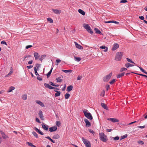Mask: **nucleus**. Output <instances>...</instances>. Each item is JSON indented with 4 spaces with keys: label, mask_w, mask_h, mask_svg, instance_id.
I'll use <instances>...</instances> for the list:
<instances>
[{
    "label": "nucleus",
    "mask_w": 147,
    "mask_h": 147,
    "mask_svg": "<svg viewBox=\"0 0 147 147\" xmlns=\"http://www.w3.org/2000/svg\"><path fill=\"white\" fill-rule=\"evenodd\" d=\"M85 116L88 119L92 120L93 119V117L91 114L90 113H88V111L87 110L84 109L82 110Z\"/></svg>",
    "instance_id": "1"
},
{
    "label": "nucleus",
    "mask_w": 147,
    "mask_h": 147,
    "mask_svg": "<svg viewBox=\"0 0 147 147\" xmlns=\"http://www.w3.org/2000/svg\"><path fill=\"white\" fill-rule=\"evenodd\" d=\"M99 136L100 140L104 142H106L107 140V137L104 133L102 132L99 133Z\"/></svg>",
    "instance_id": "2"
},
{
    "label": "nucleus",
    "mask_w": 147,
    "mask_h": 147,
    "mask_svg": "<svg viewBox=\"0 0 147 147\" xmlns=\"http://www.w3.org/2000/svg\"><path fill=\"white\" fill-rule=\"evenodd\" d=\"M123 54V52H117L115 57V60L117 61H120L122 57Z\"/></svg>",
    "instance_id": "3"
},
{
    "label": "nucleus",
    "mask_w": 147,
    "mask_h": 147,
    "mask_svg": "<svg viewBox=\"0 0 147 147\" xmlns=\"http://www.w3.org/2000/svg\"><path fill=\"white\" fill-rule=\"evenodd\" d=\"M82 139L86 147H91V143L89 141L86 139H85L84 137H82Z\"/></svg>",
    "instance_id": "4"
},
{
    "label": "nucleus",
    "mask_w": 147,
    "mask_h": 147,
    "mask_svg": "<svg viewBox=\"0 0 147 147\" xmlns=\"http://www.w3.org/2000/svg\"><path fill=\"white\" fill-rule=\"evenodd\" d=\"M112 75V73L111 72L109 74L106 75L103 78V80L104 82H107L111 78Z\"/></svg>",
    "instance_id": "5"
},
{
    "label": "nucleus",
    "mask_w": 147,
    "mask_h": 147,
    "mask_svg": "<svg viewBox=\"0 0 147 147\" xmlns=\"http://www.w3.org/2000/svg\"><path fill=\"white\" fill-rule=\"evenodd\" d=\"M84 121L86 123V126L87 127H89L91 126V124L89 121L86 119H85Z\"/></svg>",
    "instance_id": "6"
},
{
    "label": "nucleus",
    "mask_w": 147,
    "mask_h": 147,
    "mask_svg": "<svg viewBox=\"0 0 147 147\" xmlns=\"http://www.w3.org/2000/svg\"><path fill=\"white\" fill-rule=\"evenodd\" d=\"M38 115L40 119L42 120L44 119V118L42 113V112L41 110H40L38 112Z\"/></svg>",
    "instance_id": "7"
},
{
    "label": "nucleus",
    "mask_w": 147,
    "mask_h": 147,
    "mask_svg": "<svg viewBox=\"0 0 147 147\" xmlns=\"http://www.w3.org/2000/svg\"><path fill=\"white\" fill-rule=\"evenodd\" d=\"M57 127L56 126L52 127L49 129V131L51 132H53L56 131L57 129Z\"/></svg>",
    "instance_id": "8"
},
{
    "label": "nucleus",
    "mask_w": 147,
    "mask_h": 147,
    "mask_svg": "<svg viewBox=\"0 0 147 147\" xmlns=\"http://www.w3.org/2000/svg\"><path fill=\"white\" fill-rule=\"evenodd\" d=\"M107 120H108L111 121L113 123H115L119 121V120L115 118H108Z\"/></svg>",
    "instance_id": "9"
},
{
    "label": "nucleus",
    "mask_w": 147,
    "mask_h": 147,
    "mask_svg": "<svg viewBox=\"0 0 147 147\" xmlns=\"http://www.w3.org/2000/svg\"><path fill=\"white\" fill-rule=\"evenodd\" d=\"M34 129L35 131H36L39 134H40L41 135H44V134L40 130L38 129L36 127H34Z\"/></svg>",
    "instance_id": "10"
},
{
    "label": "nucleus",
    "mask_w": 147,
    "mask_h": 147,
    "mask_svg": "<svg viewBox=\"0 0 147 147\" xmlns=\"http://www.w3.org/2000/svg\"><path fill=\"white\" fill-rule=\"evenodd\" d=\"M52 10L54 13L56 14H60L61 13V10H60L52 9Z\"/></svg>",
    "instance_id": "11"
},
{
    "label": "nucleus",
    "mask_w": 147,
    "mask_h": 147,
    "mask_svg": "<svg viewBox=\"0 0 147 147\" xmlns=\"http://www.w3.org/2000/svg\"><path fill=\"white\" fill-rule=\"evenodd\" d=\"M119 46L118 44L115 43L113 45V47L112 48L113 51H115L119 47Z\"/></svg>",
    "instance_id": "12"
},
{
    "label": "nucleus",
    "mask_w": 147,
    "mask_h": 147,
    "mask_svg": "<svg viewBox=\"0 0 147 147\" xmlns=\"http://www.w3.org/2000/svg\"><path fill=\"white\" fill-rule=\"evenodd\" d=\"M75 44L76 46V47L80 49H83V47L81 46L80 45L78 44L77 42H75Z\"/></svg>",
    "instance_id": "13"
},
{
    "label": "nucleus",
    "mask_w": 147,
    "mask_h": 147,
    "mask_svg": "<svg viewBox=\"0 0 147 147\" xmlns=\"http://www.w3.org/2000/svg\"><path fill=\"white\" fill-rule=\"evenodd\" d=\"M44 85L46 88H48L49 89H53L54 88L53 87L51 86L48 84L45 83L44 84Z\"/></svg>",
    "instance_id": "14"
},
{
    "label": "nucleus",
    "mask_w": 147,
    "mask_h": 147,
    "mask_svg": "<svg viewBox=\"0 0 147 147\" xmlns=\"http://www.w3.org/2000/svg\"><path fill=\"white\" fill-rule=\"evenodd\" d=\"M34 55L36 60H37L40 56L39 54L38 53L36 52L34 53Z\"/></svg>",
    "instance_id": "15"
},
{
    "label": "nucleus",
    "mask_w": 147,
    "mask_h": 147,
    "mask_svg": "<svg viewBox=\"0 0 147 147\" xmlns=\"http://www.w3.org/2000/svg\"><path fill=\"white\" fill-rule=\"evenodd\" d=\"M94 31L96 33L100 34L101 35H102V33L101 31L98 30L97 28H94Z\"/></svg>",
    "instance_id": "16"
},
{
    "label": "nucleus",
    "mask_w": 147,
    "mask_h": 147,
    "mask_svg": "<svg viewBox=\"0 0 147 147\" xmlns=\"http://www.w3.org/2000/svg\"><path fill=\"white\" fill-rule=\"evenodd\" d=\"M36 103L37 104L41 106L44 107H45V105L40 100H36Z\"/></svg>",
    "instance_id": "17"
},
{
    "label": "nucleus",
    "mask_w": 147,
    "mask_h": 147,
    "mask_svg": "<svg viewBox=\"0 0 147 147\" xmlns=\"http://www.w3.org/2000/svg\"><path fill=\"white\" fill-rule=\"evenodd\" d=\"M100 48L101 49H105L104 50V52H106L108 51V48L107 47H106L105 45H103V46H101L100 47Z\"/></svg>",
    "instance_id": "18"
},
{
    "label": "nucleus",
    "mask_w": 147,
    "mask_h": 147,
    "mask_svg": "<svg viewBox=\"0 0 147 147\" xmlns=\"http://www.w3.org/2000/svg\"><path fill=\"white\" fill-rule=\"evenodd\" d=\"M73 88V86L72 85H70L68 86L67 88V91L68 92H70L71 91Z\"/></svg>",
    "instance_id": "19"
},
{
    "label": "nucleus",
    "mask_w": 147,
    "mask_h": 147,
    "mask_svg": "<svg viewBox=\"0 0 147 147\" xmlns=\"http://www.w3.org/2000/svg\"><path fill=\"white\" fill-rule=\"evenodd\" d=\"M101 106L104 109L107 110H108V107H107L105 103H101Z\"/></svg>",
    "instance_id": "20"
},
{
    "label": "nucleus",
    "mask_w": 147,
    "mask_h": 147,
    "mask_svg": "<svg viewBox=\"0 0 147 147\" xmlns=\"http://www.w3.org/2000/svg\"><path fill=\"white\" fill-rule=\"evenodd\" d=\"M56 80L57 82H61L63 80L61 79V77H59L56 79Z\"/></svg>",
    "instance_id": "21"
},
{
    "label": "nucleus",
    "mask_w": 147,
    "mask_h": 147,
    "mask_svg": "<svg viewBox=\"0 0 147 147\" xmlns=\"http://www.w3.org/2000/svg\"><path fill=\"white\" fill-rule=\"evenodd\" d=\"M54 91L56 92L55 94V97H57L60 95L61 92L60 91L57 90H55Z\"/></svg>",
    "instance_id": "22"
},
{
    "label": "nucleus",
    "mask_w": 147,
    "mask_h": 147,
    "mask_svg": "<svg viewBox=\"0 0 147 147\" xmlns=\"http://www.w3.org/2000/svg\"><path fill=\"white\" fill-rule=\"evenodd\" d=\"M42 128L45 130L47 131L48 129V126L44 124H42Z\"/></svg>",
    "instance_id": "23"
},
{
    "label": "nucleus",
    "mask_w": 147,
    "mask_h": 147,
    "mask_svg": "<svg viewBox=\"0 0 147 147\" xmlns=\"http://www.w3.org/2000/svg\"><path fill=\"white\" fill-rule=\"evenodd\" d=\"M15 89V88L13 86H10L9 88V90H8L7 92H11L13 90H14Z\"/></svg>",
    "instance_id": "24"
},
{
    "label": "nucleus",
    "mask_w": 147,
    "mask_h": 147,
    "mask_svg": "<svg viewBox=\"0 0 147 147\" xmlns=\"http://www.w3.org/2000/svg\"><path fill=\"white\" fill-rule=\"evenodd\" d=\"M78 12L83 16L85 14V12L81 9H79L78 10Z\"/></svg>",
    "instance_id": "25"
},
{
    "label": "nucleus",
    "mask_w": 147,
    "mask_h": 147,
    "mask_svg": "<svg viewBox=\"0 0 147 147\" xmlns=\"http://www.w3.org/2000/svg\"><path fill=\"white\" fill-rule=\"evenodd\" d=\"M60 137L59 135L58 134H55L53 136L52 138L55 139H57L59 138Z\"/></svg>",
    "instance_id": "26"
},
{
    "label": "nucleus",
    "mask_w": 147,
    "mask_h": 147,
    "mask_svg": "<svg viewBox=\"0 0 147 147\" xmlns=\"http://www.w3.org/2000/svg\"><path fill=\"white\" fill-rule=\"evenodd\" d=\"M125 74V73L123 72L121 74H119L117 76V78H119L123 76Z\"/></svg>",
    "instance_id": "27"
},
{
    "label": "nucleus",
    "mask_w": 147,
    "mask_h": 147,
    "mask_svg": "<svg viewBox=\"0 0 147 147\" xmlns=\"http://www.w3.org/2000/svg\"><path fill=\"white\" fill-rule=\"evenodd\" d=\"M137 66L140 68V69L142 72L147 75V72L144 69L138 65H137Z\"/></svg>",
    "instance_id": "28"
},
{
    "label": "nucleus",
    "mask_w": 147,
    "mask_h": 147,
    "mask_svg": "<svg viewBox=\"0 0 147 147\" xmlns=\"http://www.w3.org/2000/svg\"><path fill=\"white\" fill-rule=\"evenodd\" d=\"M53 69V67H52L50 71L47 74V78H48L49 77Z\"/></svg>",
    "instance_id": "29"
},
{
    "label": "nucleus",
    "mask_w": 147,
    "mask_h": 147,
    "mask_svg": "<svg viewBox=\"0 0 147 147\" xmlns=\"http://www.w3.org/2000/svg\"><path fill=\"white\" fill-rule=\"evenodd\" d=\"M125 66L127 68L129 67H130L134 66V65L131 64L130 63H127V64H125Z\"/></svg>",
    "instance_id": "30"
},
{
    "label": "nucleus",
    "mask_w": 147,
    "mask_h": 147,
    "mask_svg": "<svg viewBox=\"0 0 147 147\" xmlns=\"http://www.w3.org/2000/svg\"><path fill=\"white\" fill-rule=\"evenodd\" d=\"M83 26L84 28L87 30V29L90 27V26L88 24H83Z\"/></svg>",
    "instance_id": "31"
},
{
    "label": "nucleus",
    "mask_w": 147,
    "mask_h": 147,
    "mask_svg": "<svg viewBox=\"0 0 147 147\" xmlns=\"http://www.w3.org/2000/svg\"><path fill=\"white\" fill-rule=\"evenodd\" d=\"M88 32L90 33L91 34H92L93 33V32L92 29L90 27H89L88 29H87L86 30Z\"/></svg>",
    "instance_id": "32"
},
{
    "label": "nucleus",
    "mask_w": 147,
    "mask_h": 147,
    "mask_svg": "<svg viewBox=\"0 0 147 147\" xmlns=\"http://www.w3.org/2000/svg\"><path fill=\"white\" fill-rule=\"evenodd\" d=\"M45 138L51 141L53 143H55V141L52 140L49 136L46 137Z\"/></svg>",
    "instance_id": "33"
},
{
    "label": "nucleus",
    "mask_w": 147,
    "mask_h": 147,
    "mask_svg": "<svg viewBox=\"0 0 147 147\" xmlns=\"http://www.w3.org/2000/svg\"><path fill=\"white\" fill-rule=\"evenodd\" d=\"M22 99L24 100H25L27 99V96L26 94H24L22 95Z\"/></svg>",
    "instance_id": "34"
},
{
    "label": "nucleus",
    "mask_w": 147,
    "mask_h": 147,
    "mask_svg": "<svg viewBox=\"0 0 147 147\" xmlns=\"http://www.w3.org/2000/svg\"><path fill=\"white\" fill-rule=\"evenodd\" d=\"M46 57V55H43L41 56V57L39 59V60L40 61H42L43 60L45 57Z\"/></svg>",
    "instance_id": "35"
},
{
    "label": "nucleus",
    "mask_w": 147,
    "mask_h": 147,
    "mask_svg": "<svg viewBox=\"0 0 147 147\" xmlns=\"http://www.w3.org/2000/svg\"><path fill=\"white\" fill-rule=\"evenodd\" d=\"M34 69L35 75L37 76H39L40 75H39V74H38L37 72V69H36V67H34Z\"/></svg>",
    "instance_id": "36"
},
{
    "label": "nucleus",
    "mask_w": 147,
    "mask_h": 147,
    "mask_svg": "<svg viewBox=\"0 0 147 147\" xmlns=\"http://www.w3.org/2000/svg\"><path fill=\"white\" fill-rule=\"evenodd\" d=\"M70 94L68 93H66V94L65 95V98L67 99H68L70 96Z\"/></svg>",
    "instance_id": "37"
},
{
    "label": "nucleus",
    "mask_w": 147,
    "mask_h": 147,
    "mask_svg": "<svg viewBox=\"0 0 147 147\" xmlns=\"http://www.w3.org/2000/svg\"><path fill=\"white\" fill-rule=\"evenodd\" d=\"M74 59L75 61L78 62H79L81 60V58L80 57H74Z\"/></svg>",
    "instance_id": "38"
},
{
    "label": "nucleus",
    "mask_w": 147,
    "mask_h": 147,
    "mask_svg": "<svg viewBox=\"0 0 147 147\" xmlns=\"http://www.w3.org/2000/svg\"><path fill=\"white\" fill-rule=\"evenodd\" d=\"M126 59H127V61L128 62H130V63H134L135 65L136 64L135 63H134V62L131 59L128 58H127Z\"/></svg>",
    "instance_id": "39"
},
{
    "label": "nucleus",
    "mask_w": 147,
    "mask_h": 147,
    "mask_svg": "<svg viewBox=\"0 0 147 147\" xmlns=\"http://www.w3.org/2000/svg\"><path fill=\"white\" fill-rule=\"evenodd\" d=\"M127 135L126 134H125L123 136H122L121 137V138L120 139V140H121L125 138H127Z\"/></svg>",
    "instance_id": "40"
},
{
    "label": "nucleus",
    "mask_w": 147,
    "mask_h": 147,
    "mask_svg": "<svg viewBox=\"0 0 147 147\" xmlns=\"http://www.w3.org/2000/svg\"><path fill=\"white\" fill-rule=\"evenodd\" d=\"M47 20L50 23H53V20L51 18H48L47 19Z\"/></svg>",
    "instance_id": "41"
},
{
    "label": "nucleus",
    "mask_w": 147,
    "mask_h": 147,
    "mask_svg": "<svg viewBox=\"0 0 147 147\" xmlns=\"http://www.w3.org/2000/svg\"><path fill=\"white\" fill-rule=\"evenodd\" d=\"M2 137L3 139H5L9 138L8 136L7 135L5 134L3 135Z\"/></svg>",
    "instance_id": "42"
},
{
    "label": "nucleus",
    "mask_w": 147,
    "mask_h": 147,
    "mask_svg": "<svg viewBox=\"0 0 147 147\" xmlns=\"http://www.w3.org/2000/svg\"><path fill=\"white\" fill-rule=\"evenodd\" d=\"M33 135L36 138H38V136L37 134L35 131H33L32 132Z\"/></svg>",
    "instance_id": "43"
},
{
    "label": "nucleus",
    "mask_w": 147,
    "mask_h": 147,
    "mask_svg": "<svg viewBox=\"0 0 147 147\" xmlns=\"http://www.w3.org/2000/svg\"><path fill=\"white\" fill-rule=\"evenodd\" d=\"M61 60L59 59H56V60L55 65H58L59 63L60 62Z\"/></svg>",
    "instance_id": "44"
},
{
    "label": "nucleus",
    "mask_w": 147,
    "mask_h": 147,
    "mask_svg": "<svg viewBox=\"0 0 147 147\" xmlns=\"http://www.w3.org/2000/svg\"><path fill=\"white\" fill-rule=\"evenodd\" d=\"M56 124L57 126L59 127L60 126L61 123L60 121H57L56 122Z\"/></svg>",
    "instance_id": "45"
},
{
    "label": "nucleus",
    "mask_w": 147,
    "mask_h": 147,
    "mask_svg": "<svg viewBox=\"0 0 147 147\" xmlns=\"http://www.w3.org/2000/svg\"><path fill=\"white\" fill-rule=\"evenodd\" d=\"M36 69L37 68V70H38L39 68L40 67V64L38 63H36Z\"/></svg>",
    "instance_id": "46"
},
{
    "label": "nucleus",
    "mask_w": 147,
    "mask_h": 147,
    "mask_svg": "<svg viewBox=\"0 0 147 147\" xmlns=\"http://www.w3.org/2000/svg\"><path fill=\"white\" fill-rule=\"evenodd\" d=\"M27 143H28V145L29 146H30L33 147H35V146L32 143L29 142H28Z\"/></svg>",
    "instance_id": "47"
},
{
    "label": "nucleus",
    "mask_w": 147,
    "mask_h": 147,
    "mask_svg": "<svg viewBox=\"0 0 147 147\" xmlns=\"http://www.w3.org/2000/svg\"><path fill=\"white\" fill-rule=\"evenodd\" d=\"M105 92L104 90H103L101 93L100 96L103 97L105 96Z\"/></svg>",
    "instance_id": "48"
},
{
    "label": "nucleus",
    "mask_w": 147,
    "mask_h": 147,
    "mask_svg": "<svg viewBox=\"0 0 147 147\" xmlns=\"http://www.w3.org/2000/svg\"><path fill=\"white\" fill-rule=\"evenodd\" d=\"M62 71H63L65 72V73H67L68 72H71L72 71L71 70H62Z\"/></svg>",
    "instance_id": "49"
},
{
    "label": "nucleus",
    "mask_w": 147,
    "mask_h": 147,
    "mask_svg": "<svg viewBox=\"0 0 147 147\" xmlns=\"http://www.w3.org/2000/svg\"><path fill=\"white\" fill-rule=\"evenodd\" d=\"M138 144H140L141 145H143L144 144V142L143 141L141 140H139L138 142Z\"/></svg>",
    "instance_id": "50"
},
{
    "label": "nucleus",
    "mask_w": 147,
    "mask_h": 147,
    "mask_svg": "<svg viewBox=\"0 0 147 147\" xmlns=\"http://www.w3.org/2000/svg\"><path fill=\"white\" fill-rule=\"evenodd\" d=\"M88 131L89 132L92 133L93 135H94L95 134V132H94V131L93 130H92L91 129H89Z\"/></svg>",
    "instance_id": "51"
},
{
    "label": "nucleus",
    "mask_w": 147,
    "mask_h": 147,
    "mask_svg": "<svg viewBox=\"0 0 147 147\" xmlns=\"http://www.w3.org/2000/svg\"><path fill=\"white\" fill-rule=\"evenodd\" d=\"M115 82V80L114 79H113L111 81H110L109 82L110 84H113L114 82Z\"/></svg>",
    "instance_id": "52"
},
{
    "label": "nucleus",
    "mask_w": 147,
    "mask_h": 147,
    "mask_svg": "<svg viewBox=\"0 0 147 147\" xmlns=\"http://www.w3.org/2000/svg\"><path fill=\"white\" fill-rule=\"evenodd\" d=\"M1 43L3 45H7V44L6 42L4 41H1Z\"/></svg>",
    "instance_id": "53"
},
{
    "label": "nucleus",
    "mask_w": 147,
    "mask_h": 147,
    "mask_svg": "<svg viewBox=\"0 0 147 147\" xmlns=\"http://www.w3.org/2000/svg\"><path fill=\"white\" fill-rule=\"evenodd\" d=\"M66 87V85L65 84H64V87L62 89V90L64 91L65 90Z\"/></svg>",
    "instance_id": "54"
},
{
    "label": "nucleus",
    "mask_w": 147,
    "mask_h": 147,
    "mask_svg": "<svg viewBox=\"0 0 147 147\" xmlns=\"http://www.w3.org/2000/svg\"><path fill=\"white\" fill-rule=\"evenodd\" d=\"M127 70V69L123 67L120 70L121 72H122L126 70Z\"/></svg>",
    "instance_id": "55"
},
{
    "label": "nucleus",
    "mask_w": 147,
    "mask_h": 147,
    "mask_svg": "<svg viewBox=\"0 0 147 147\" xmlns=\"http://www.w3.org/2000/svg\"><path fill=\"white\" fill-rule=\"evenodd\" d=\"M33 46L32 45H29L26 46V49H28L32 47Z\"/></svg>",
    "instance_id": "56"
},
{
    "label": "nucleus",
    "mask_w": 147,
    "mask_h": 147,
    "mask_svg": "<svg viewBox=\"0 0 147 147\" xmlns=\"http://www.w3.org/2000/svg\"><path fill=\"white\" fill-rule=\"evenodd\" d=\"M111 23H114L115 24H119V22H118L115 21L114 20H112L111 21Z\"/></svg>",
    "instance_id": "57"
},
{
    "label": "nucleus",
    "mask_w": 147,
    "mask_h": 147,
    "mask_svg": "<svg viewBox=\"0 0 147 147\" xmlns=\"http://www.w3.org/2000/svg\"><path fill=\"white\" fill-rule=\"evenodd\" d=\"M106 88L107 90V91L109 88H110V86L109 85L107 84L106 85Z\"/></svg>",
    "instance_id": "58"
},
{
    "label": "nucleus",
    "mask_w": 147,
    "mask_h": 147,
    "mask_svg": "<svg viewBox=\"0 0 147 147\" xmlns=\"http://www.w3.org/2000/svg\"><path fill=\"white\" fill-rule=\"evenodd\" d=\"M119 137L118 136H116L114 138V140H119Z\"/></svg>",
    "instance_id": "59"
},
{
    "label": "nucleus",
    "mask_w": 147,
    "mask_h": 147,
    "mask_svg": "<svg viewBox=\"0 0 147 147\" xmlns=\"http://www.w3.org/2000/svg\"><path fill=\"white\" fill-rule=\"evenodd\" d=\"M127 2V1L126 0H122L121 1L120 3H125Z\"/></svg>",
    "instance_id": "60"
},
{
    "label": "nucleus",
    "mask_w": 147,
    "mask_h": 147,
    "mask_svg": "<svg viewBox=\"0 0 147 147\" xmlns=\"http://www.w3.org/2000/svg\"><path fill=\"white\" fill-rule=\"evenodd\" d=\"M82 78V76H78V77L77 78V80H80Z\"/></svg>",
    "instance_id": "61"
},
{
    "label": "nucleus",
    "mask_w": 147,
    "mask_h": 147,
    "mask_svg": "<svg viewBox=\"0 0 147 147\" xmlns=\"http://www.w3.org/2000/svg\"><path fill=\"white\" fill-rule=\"evenodd\" d=\"M36 122H38V123H40V120L38 118L36 117Z\"/></svg>",
    "instance_id": "62"
},
{
    "label": "nucleus",
    "mask_w": 147,
    "mask_h": 147,
    "mask_svg": "<svg viewBox=\"0 0 147 147\" xmlns=\"http://www.w3.org/2000/svg\"><path fill=\"white\" fill-rule=\"evenodd\" d=\"M139 18L141 20H144V18L143 16H139Z\"/></svg>",
    "instance_id": "63"
},
{
    "label": "nucleus",
    "mask_w": 147,
    "mask_h": 147,
    "mask_svg": "<svg viewBox=\"0 0 147 147\" xmlns=\"http://www.w3.org/2000/svg\"><path fill=\"white\" fill-rule=\"evenodd\" d=\"M33 66L32 65H30V66H26V68L27 69H30L32 68L33 67Z\"/></svg>",
    "instance_id": "64"
}]
</instances>
